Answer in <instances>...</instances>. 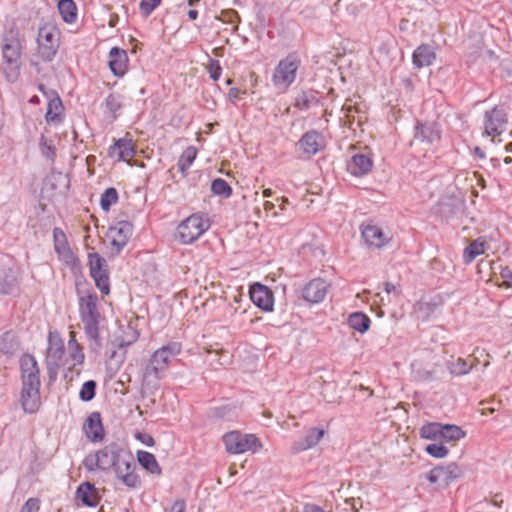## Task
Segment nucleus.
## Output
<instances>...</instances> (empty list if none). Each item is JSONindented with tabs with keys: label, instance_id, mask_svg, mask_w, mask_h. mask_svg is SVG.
Returning <instances> with one entry per match:
<instances>
[{
	"label": "nucleus",
	"instance_id": "423d86ee",
	"mask_svg": "<svg viewBox=\"0 0 512 512\" xmlns=\"http://www.w3.org/2000/svg\"><path fill=\"white\" fill-rule=\"evenodd\" d=\"M302 64L297 52H290L282 58L272 74V83L275 88L285 92L296 81L298 70Z\"/></svg>",
	"mask_w": 512,
	"mask_h": 512
},
{
	"label": "nucleus",
	"instance_id": "603ef678",
	"mask_svg": "<svg viewBox=\"0 0 512 512\" xmlns=\"http://www.w3.org/2000/svg\"><path fill=\"white\" fill-rule=\"evenodd\" d=\"M500 276L503 279L501 286L512 288V271L509 269V267L501 268Z\"/></svg>",
	"mask_w": 512,
	"mask_h": 512
},
{
	"label": "nucleus",
	"instance_id": "39448f33",
	"mask_svg": "<svg viewBox=\"0 0 512 512\" xmlns=\"http://www.w3.org/2000/svg\"><path fill=\"white\" fill-rule=\"evenodd\" d=\"M61 31L51 20L44 21L38 28L37 54L44 62H51L60 47Z\"/></svg>",
	"mask_w": 512,
	"mask_h": 512
},
{
	"label": "nucleus",
	"instance_id": "680f3d73",
	"mask_svg": "<svg viewBox=\"0 0 512 512\" xmlns=\"http://www.w3.org/2000/svg\"><path fill=\"white\" fill-rule=\"evenodd\" d=\"M263 206L266 211H272L275 207L274 203L271 201H265Z\"/></svg>",
	"mask_w": 512,
	"mask_h": 512
},
{
	"label": "nucleus",
	"instance_id": "4c0bfd02",
	"mask_svg": "<svg viewBox=\"0 0 512 512\" xmlns=\"http://www.w3.org/2000/svg\"><path fill=\"white\" fill-rule=\"evenodd\" d=\"M197 157V149L194 146H188L180 155L178 159L177 166L179 168V171L186 175L188 169L193 164L194 160Z\"/></svg>",
	"mask_w": 512,
	"mask_h": 512
},
{
	"label": "nucleus",
	"instance_id": "4be33fe9",
	"mask_svg": "<svg viewBox=\"0 0 512 512\" xmlns=\"http://www.w3.org/2000/svg\"><path fill=\"white\" fill-rule=\"evenodd\" d=\"M20 403L25 413H36L41 406L40 387H21Z\"/></svg>",
	"mask_w": 512,
	"mask_h": 512
},
{
	"label": "nucleus",
	"instance_id": "72a5a7b5",
	"mask_svg": "<svg viewBox=\"0 0 512 512\" xmlns=\"http://www.w3.org/2000/svg\"><path fill=\"white\" fill-rule=\"evenodd\" d=\"M137 460L151 474L161 475L162 470L154 454L147 451H138Z\"/></svg>",
	"mask_w": 512,
	"mask_h": 512
},
{
	"label": "nucleus",
	"instance_id": "bf43d9fd",
	"mask_svg": "<svg viewBox=\"0 0 512 512\" xmlns=\"http://www.w3.org/2000/svg\"><path fill=\"white\" fill-rule=\"evenodd\" d=\"M277 200H280L281 203L279 204V209L280 211H285L286 210V206L290 203L289 202V199L287 197H281V198H278Z\"/></svg>",
	"mask_w": 512,
	"mask_h": 512
},
{
	"label": "nucleus",
	"instance_id": "ddd939ff",
	"mask_svg": "<svg viewBox=\"0 0 512 512\" xmlns=\"http://www.w3.org/2000/svg\"><path fill=\"white\" fill-rule=\"evenodd\" d=\"M133 234V225L128 221H119L109 228L110 252L113 256L119 255L129 242Z\"/></svg>",
	"mask_w": 512,
	"mask_h": 512
},
{
	"label": "nucleus",
	"instance_id": "f257e3e1",
	"mask_svg": "<svg viewBox=\"0 0 512 512\" xmlns=\"http://www.w3.org/2000/svg\"><path fill=\"white\" fill-rule=\"evenodd\" d=\"M88 472L113 470L117 479L128 488L140 486L141 480L136 473V463L132 453L121 443L111 442L83 459Z\"/></svg>",
	"mask_w": 512,
	"mask_h": 512
},
{
	"label": "nucleus",
	"instance_id": "f8f14e48",
	"mask_svg": "<svg viewBox=\"0 0 512 512\" xmlns=\"http://www.w3.org/2000/svg\"><path fill=\"white\" fill-rule=\"evenodd\" d=\"M88 265L90 275L94 279L97 288L103 294H109L110 283L106 260L97 252H92L88 254Z\"/></svg>",
	"mask_w": 512,
	"mask_h": 512
},
{
	"label": "nucleus",
	"instance_id": "b1692460",
	"mask_svg": "<svg viewBox=\"0 0 512 512\" xmlns=\"http://www.w3.org/2000/svg\"><path fill=\"white\" fill-rule=\"evenodd\" d=\"M109 67L111 72L117 76L122 77L128 70L129 58L127 52L119 47L111 48L109 52Z\"/></svg>",
	"mask_w": 512,
	"mask_h": 512
},
{
	"label": "nucleus",
	"instance_id": "393cba45",
	"mask_svg": "<svg viewBox=\"0 0 512 512\" xmlns=\"http://www.w3.org/2000/svg\"><path fill=\"white\" fill-rule=\"evenodd\" d=\"M373 168V160L363 153L354 154L347 163V171L356 177L367 175Z\"/></svg>",
	"mask_w": 512,
	"mask_h": 512
},
{
	"label": "nucleus",
	"instance_id": "864d4df0",
	"mask_svg": "<svg viewBox=\"0 0 512 512\" xmlns=\"http://www.w3.org/2000/svg\"><path fill=\"white\" fill-rule=\"evenodd\" d=\"M245 94L246 91H242L238 88H231L228 92V98L233 104H235L237 101L241 100Z\"/></svg>",
	"mask_w": 512,
	"mask_h": 512
},
{
	"label": "nucleus",
	"instance_id": "412c9836",
	"mask_svg": "<svg viewBox=\"0 0 512 512\" xmlns=\"http://www.w3.org/2000/svg\"><path fill=\"white\" fill-rule=\"evenodd\" d=\"M136 154L135 146L131 139L120 138L108 149V155L117 161H130Z\"/></svg>",
	"mask_w": 512,
	"mask_h": 512
},
{
	"label": "nucleus",
	"instance_id": "ea45409f",
	"mask_svg": "<svg viewBox=\"0 0 512 512\" xmlns=\"http://www.w3.org/2000/svg\"><path fill=\"white\" fill-rule=\"evenodd\" d=\"M317 103L318 98L316 97L314 91H301L295 97L294 107L299 110H308L312 105Z\"/></svg>",
	"mask_w": 512,
	"mask_h": 512
},
{
	"label": "nucleus",
	"instance_id": "6ab92c4d",
	"mask_svg": "<svg viewBox=\"0 0 512 512\" xmlns=\"http://www.w3.org/2000/svg\"><path fill=\"white\" fill-rule=\"evenodd\" d=\"M329 284L321 279L315 278L308 282L302 289V298L312 304L322 302L328 292Z\"/></svg>",
	"mask_w": 512,
	"mask_h": 512
},
{
	"label": "nucleus",
	"instance_id": "2f4dec72",
	"mask_svg": "<svg viewBox=\"0 0 512 512\" xmlns=\"http://www.w3.org/2000/svg\"><path fill=\"white\" fill-rule=\"evenodd\" d=\"M488 244L482 238L473 240L463 251V262L465 264L472 263L476 257L485 253Z\"/></svg>",
	"mask_w": 512,
	"mask_h": 512
},
{
	"label": "nucleus",
	"instance_id": "49530a36",
	"mask_svg": "<svg viewBox=\"0 0 512 512\" xmlns=\"http://www.w3.org/2000/svg\"><path fill=\"white\" fill-rule=\"evenodd\" d=\"M41 153L44 157H46L49 160H54L56 157V148L53 145L52 141L49 140L47 137L42 135L40 137L39 142Z\"/></svg>",
	"mask_w": 512,
	"mask_h": 512
},
{
	"label": "nucleus",
	"instance_id": "a18cd8bd",
	"mask_svg": "<svg viewBox=\"0 0 512 512\" xmlns=\"http://www.w3.org/2000/svg\"><path fill=\"white\" fill-rule=\"evenodd\" d=\"M96 387H97V384L94 380L86 381L80 389V392H79L80 399L85 402L91 401L95 397Z\"/></svg>",
	"mask_w": 512,
	"mask_h": 512
},
{
	"label": "nucleus",
	"instance_id": "5fc2aeb1",
	"mask_svg": "<svg viewBox=\"0 0 512 512\" xmlns=\"http://www.w3.org/2000/svg\"><path fill=\"white\" fill-rule=\"evenodd\" d=\"M168 512H186V502L182 499L176 500Z\"/></svg>",
	"mask_w": 512,
	"mask_h": 512
},
{
	"label": "nucleus",
	"instance_id": "6e6d98bb",
	"mask_svg": "<svg viewBox=\"0 0 512 512\" xmlns=\"http://www.w3.org/2000/svg\"><path fill=\"white\" fill-rule=\"evenodd\" d=\"M301 512H326L322 507L315 504H305Z\"/></svg>",
	"mask_w": 512,
	"mask_h": 512
},
{
	"label": "nucleus",
	"instance_id": "3c124183",
	"mask_svg": "<svg viewBox=\"0 0 512 512\" xmlns=\"http://www.w3.org/2000/svg\"><path fill=\"white\" fill-rule=\"evenodd\" d=\"M40 509V501L38 498H29L22 506L20 512H38Z\"/></svg>",
	"mask_w": 512,
	"mask_h": 512
},
{
	"label": "nucleus",
	"instance_id": "1a4fd4ad",
	"mask_svg": "<svg viewBox=\"0 0 512 512\" xmlns=\"http://www.w3.org/2000/svg\"><path fill=\"white\" fill-rule=\"evenodd\" d=\"M67 349L68 354L62 364L65 367L64 379L71 382L80 375L85 360L83 347L77 341L74 331L69 333Z\"/></svg>",
	"mask_w": 512,
	"mask_h": 512
},
{
	"label": "nucleus",
	"instance_id": "c756f323",
	"mask_svg": "<svg viewBox=\"0 0 512 512\" xmlns=\"http://www.w3.org/2000/svg\"><path fill=\"white\" fill-rule=\"evenodd\" d=\"M84 432L88 439L92 442H100L104 438V428L101 422V415L99 412L91 413L84 424Z\"/></svg>",
	"mask_w": 512,
	"mask_h": 512
},
{
	"label": "nucleus",
	"instance_id": "5701e85b",
	"mask_svg": "<svg viewBox=\"0 0 512 512\" xmlns=\"http://www.w3.org/2000/svg\"><path fill=\"white\" fill-rule=\"evenodd\" d=\"M325 434V431L321 428H310L306 431L305 436L299 440L293 442L291 450L293 453H300L311 449L318 445Z\"/></svg>",
	"mask_w": 512,
	"mask_h": 512
},
{
	"label": "nucleus",
	"instance_id": "0eeeda50",
	"mask_svg": "<svg viewBox=\"0 0 512 512\" xmlns=\"http://www.w3.org/2000/svg\"><path fill=\"white\" fill-rule=\"evenodd\" d=\"M225 450L229 454L256 453L262 448V443L254 434L230 431L222 436Z\"/></svg>",
	"mask_w": 512,
	"mask_h": 512
},
{
	"label": "nucleus",
	"instance_id": "37998d69",
	"mask_svg": "<svg viewBox=\"0 0 512 512\" xmlns=\"http://www.w3.org/2000/svg\"><path fill=\"white\" fill-rule=\"evenodd\" d=\"M211 191L214 195L221 196L223 198H229L232 195V188L222 178H217L212 181Z\"/></svg>",
	"mask_w": 512,
	"mask_h": 512
},
{
	"label": "nucleus",
	"instance_id": "4d7b16f0",
	"mask_svg": "<svg viewBox=\"0 0 512 512\" xmlns=\"http://www.w3.org/2000/svg\"><path fill=\"white\" fill-rule=\"evenodd\" d=\"M385 291L390 294V293H393L395 295H400V289L399 287H397L396 285L390 283V282H386L385 283Z\"/></svg>",
	"mask_w": 512,
	"mask_h": 512
},
{
	"label": "nucleus",
	"instance_id": "8fccbe9b",
	"mask_svg": "<svg viewBox=\"0 0 512 512\" xmlns=\"http://www.w3.org/2000/svg\"><path fill=\"white\" fill-rule=\"evenodd\" d=\"M207 69H208L210 77L212 78L213 81L219 80L221 73H222V67L218 60L210 59Z\"/></svg>",
	"mask_w": 512,
	"mask_h": 512
},
{
	"label": "nucleus",
	"instance_id": "a878e982",
	"mask_svg": "<svg viewBox=\"0 0 512 512\" xmlns=\"http://www.w3.org/2000/svg\"><path fill=\"white\" fill-rule=\"evenodd\" d=\"M45 120L48 124L59 125L64 120V106L57 93L50 92Z\"/></svg>",
	"mask_w": 512,
	"mask_h": 512
},
{
	"label": "nucleus",
	"instance_id": "58836bf2",
	"mask_svg": "<svg viewBox=\"0 0 512 512\" xmlns=\"http://www.w3.org/2000/svg\"><path fill=\"white\" fill-rule=\"evenodd\" d=\"M466 436L461 427L453 424H442L441 438L445 442H455Z\"/></svg>",
	"mask_w": 512,
	"mask_h": 512
},
{
	"label": "nucleus",
	"instance_id": "9d476101",
	"mask_svg": "<svg viewBox=\"0 0 512 512\" xmlns=\"http://www.w3.org/2000/svg\"><path fill=\"white\" fill-rule=\"evenodd\" d=\"M53 241L54 250L58 255V259L65 266L69 267L71 271H78L80 269V261L69 246L66 234L61 228L55 227L53 229Z\"/></svg>",
	"mask_w": 512,
	"mask_h": 512
},
{
	"label": "nucleus",
	"instance_id": "dca6fc26",
	"mask_svg": "<svg viewBox=\"0 0 512 512\" xmlns=\"http://www.w3.org/2000/svg\"><path fill=\"white\" fill-rule=\"evenodd\" d=\"M507 114L503 108L495 106L484 114V135L500 136L506 129Z\"/></svg>",
	"mask_w": 512,
	"mask_h": 512
},
{
	"label": "nucleus",
	"instance_id": "e433bc0d",
	"mask_svg": "<svg viewBox=\"0 0 512 512\" xmlns=\"http://www.w3.org/2000/svg\"><path fill=\"white\" fill-rule=\"evenodd\" d=\"M370 323V318L362 312H353L348 317V325L360 333H365L369 329Z\"/></svg>",
	"mask_w": 512,
	"mask_h": 512
},
{
	"label": "nucleus",
	"instance_id": "9b49d317",
	"mask_svg": "<svg viewBox=\"0 0 512 512\" xmlns=\"http://www.w3.org/2000/svg\"><path fill=\"white\" fill-rule=\"evenodd\" d=\"M65 346L57 333H49L46 353V368L50 379H55L64 356Z\"/></svg>",
	"mask_w": 512,
	"mask_h": 512
},
{
	"label": "nucleus",
	"instance_id": "20e7f679",
	"mask_svg": "<svg viewBox=\"0 0 512 512\" xmlns=\"http://www.w3.org/2000/svg\"><path fill=\"white\" fill-rule=\"evenodd\" d=\"M79 316L87 337L100 346V323L104 320L98 308V296L96 293H88L79 296Z\"/></svg>",
	"mask_w": 512,
	"mask_h": 512
},
{
	"label": "nucleus",
	"instance_id": "79ce46f5",
	"mask_svg": "<svg viewBox=\"0 0 512 512\" xmlns=\"http://www.w3.org/2000/svg\"><path fill=\"white\" fill-rule=\"evenodd\" d=\"M118 201V192L114 187L107 188L101 195L100 206L103 211L108 212L112 205Z\"/></svg>",
	"mask_w": 512,
	"mask_h": 512
},
{
	"label": "nucleus",
	"instance_id": "6e6552de",
	"mask_svg": "<svg viewBox=\"0 0 512 512\" xmlns=\"http://www.w3.org/2000/svg\"><path fill=\"white\" fill-rule=\"evenodd\" d=\"M209 228V219L199 213H195L184 219L178 225L176 237L181 244H192Z\"/></svg>",
	"mask_w": 512,
	"mask_h": 512
},
{
	"label": "nucleus",
	"instance_id": "cd10ccee",
	"mask_svg": "<svg viewBox=\"0 0 512 512\" xmlns=\"http://www.w3.org/2000/svg\"><path fill=\"white\" fill-rule=\"evenodd\" d=\"M299 145L305 154L315 155L324 146L323 136L316 130L308 131L302 135Z\"/></svg>",
	"mask_w": 512,
	"mask_h": 512
},
{
	"label": "nucleus",
	"instance_id": "473e14b6",
	"mask_svg": "<svg viewBox=\"0 0 512 512\" xmlns=\"http://www.w3.org/2000/svg\"><path fill=\"white\" fill-rule=\"evenodd\" d=\"M446 366L451 375L463 376L468 374L472 370L474 363L469 362L467 359L461 357H452L449 361H447Z\"/></svg>",
	"mask_w": 512,
	"mask_h": 512
},
{
	"label": "nucleus",
	"instance_id": "774afa93",
	"mask_svg": "<svg viewBox=\"0 0 512 512\" xmlns=\"http://www.w3.org/2000/svg\"><path fill=\"white\" fill-rule=\"evenodd\" d=\"M30 103L38 104V103H39V98H38L37 96H33V97L30 99Z\"/></svg>",
	"mask_w": 512,
	"mask_h": 512
},
{
	"label": "nucleus",
	"instance_id": "de8ad7c7",
	"mask_svg": "<svg viewBox=\"0 0 512 512\" xmlns=\"http://www.w3.org/2000/svg\"><path fill=\"white\" fill-rule=\"evenodd\" d=\"M425 451L434 458H444L448 455L449 450L440 443H432L425 447Z\"/></svg>",
	"mask_w": 512,
	"mask_h": 512
},
{
	"label": "nucleus",
	"instance_id": "c9c22d12",
	"mask_svg": "<svg viewBox=\"0 0 512 512\" xmlns=\"http://www.w3.org/2000/svg\"><path fill=\"white\" fill-rule=\"evenodd\" d=\"M58 10L64 22L72 24L77 19V7L73 0H60Z\"/></svg>",
	"mask_w": 512,
	"mask_h": 512
},
{
	"label": "nucleus",
	"instance_id": "e2e57ef3",
	"mask_svg": "<svg viewBox=\"0 0 512 512\" xmlns=\"http://www.w3.org/2000/svg\"><path fill=\"white\" fill-rule=\"evenodd\" d=\"M495 411H496V409H495V408H493V407L483 408V409L481 410V414H482V415L493 414Z\"/></svg>",
	"mask_w": 512,
	"mask_h": 512
},
{
	"label": "nucleus",
	"instance_id": "c03bdc74",
	"mask_svg": "<svg viewBox=\"0 0 512 512\" xmlns=\"http://www.w3.org/2000/svg\"><path fill=\"white\" fill-rule=\"evenodd\" d=\"M105 108L113 119L117 118V112L122 108V99L119 94L111 93L105 99Z\"/></svg>",
	"mask_w": 512,
	"mask_h": 512
},
{
	"label": "nucleus",
	"instance_id": "a211bd4d",
	"mask_svg": "<svg viewBox=\"0 0 512 512\" xmlns=\"http://www.w3.org/2000/svg\"><path fill=\"white\" fill-rule=\"evenodd\" d=\"M361 235L365 243L371 248H383L391 240V237L381 227L374 224L362 225Z\"/></svg>",
	"mask_w": 512,
	"mask_h": 512
},
{
	"label": "nucleus",
	"instance_id": "2eb2a0df",
	"mask_svg": "<svg viewBox=\"0 0 512 512\" xmlns=\"http://www.w3.org/2000/svg\"><path fill=\"white\" fill-rule=\"evenodd\" d=\"M22 387H41L40 368L31 354H23L19 360Z\"/></svg>",
	"mask_w": 512,
	"mask_h": 512
},
{
	"label": "nucleus",
	"instance_id": "f704fd0d",
	"mask_svg": "<svg viewBox=\"0 0 512 512\" xmlns=\"http://www.w3.org/2000/svg\"><path fill=\"white\" fill-rule=\"evenodd\" d=\"M19 348V341L16 334L7 331L0 336V353L13 355Z\"/></svg>",
	"mask_w": 512,
	"mask_h": 512
},
{
	"label": "nucleus",
	"instance_id": "69168bd1",
	"mask_svg": "<svg viewBox=\"0 0 512 512\" xmlns=\"http://www.w3.org/2000/svg\"><path fill=\"white\" fill-rule=\"evenodd\" d=\"M475 153H476L477 155H479V157H481V158H484V157H485V154L481 151V149H480L479 147H476V148H475Z\"/></svg>",
	"mask_w": 512,
	"mask_h": 512
},
{
	"label": "nucleus",
	"instance_id": "09e8293b",
	"mask_svg": "<svg viewBox=\"0 0 512 512\" xmlns=\"http://www.w3.org/2000/svg\"><path fill=\"white\" fill-rule=\"evenodd\" d=\"M161 0H141L139 8L145 17L149 16L159 5Z\"/></svg>",
	"mask_w": 512,
	"mask_h": 512
},
{
	"label": "nucleus",
	"instance_id": "f3484780",
	"mask_svg": "<svg viewBox=\"0 0 512 512\" xmlns=\"http://www.w3.org/2000/svg\"><path fill=\"white\" fill-rule=\"evenodd\" d=\"M19 291V273L8 263H0V294L13 295Z\"/></svg>",
	"mask_w": 512,
	"mask_h": 512
},
{
	"label": "nucleus",
	"instance_id": "338daca9",
	"mask_svg": "<svg viewBox=\"0 0 512 512\" xmlns=\"http://www.w3.org/2000/svg\"><path fill=\"white\" fill-rule=\"evenodd\" d=\"M38 89L44 93V95L48 96V93L45 91V86L43 84L38 85Z\"/></svg>",
	"mask_w": 512,
	"mask_h": 512
},
{
	"label": "nucleus",
	"instance_id": "bb28decb",
	"mask_svg": "<svg viewBox=\"0 0 512 512\" xmlns=\"http://www.w3.org/2000/svg\"><path fill=\"white\" fill-rule=\"evenodd\" d=\"M414 138L429 144L437 143L441 139V130L436 123H418L415 128Z\"/></svg>",
	"mask_w": 512,
	"mask_h": 512
},
{
	"label": "nucleus",
	"instance_id": "f03ea898",
	"mask_svg": "<svg viewBox=\"0 0 512 512\" xmlns=\"http://www.w3.org/2000/svg\"><path fill=\"white\" fill-rule=\"evenodd\" d=\"M181 352V345L178 342H170L157 349L149 359L143 373V386L157 388L160 379L167 371L171 359Z\"/></svg>",
	"mask_w": 512,
	"mask_h": 512
},
{
	"label": "nucleus",
	"instance_id": "c85d7f7f",
	"mask_svg": "<svg viewBox=\"0 0 512 512\" xmlns=\"http://www.w3.org/2000/svg\"><path fill=\"white\" fill-rule=\"evenodd\" d=\"M435 60V48L429 44L419 45L412 54V63L417 69L431 66Z\"/></svg>",
	"mask_w": 512,
	"mask_h": 512
},
{
	"label": "nucleus",
	"instance_id": "13d9d810",
	"mask_svg": "<svg viewBox=\"0 0 512 512\" xmlns=\"http://www.w3.org/2000/svg\"><path fill=\"white\" fill-rule=\"evenodd\" d=\"M138 439H140V440H141L144 444H146L147 446H152V445H154V439H153V437H152V436H150V435H147V434H145V435H141V434H139Z\"/></svg>",
	"mask_w": 512,
	"mask_h": 512
},
{
	"label": "nucleus",
	"instance_id": "052dcab7",
	"mask_svg": "<svg viewBox=\"0 0 512 512\" xmlns=\"http://www.w3.org/2000/svg\"><path fill=\"white\" fill-rule=\"evenodd\" d=\"M190 20H195L198 17V11L194 9H190L187 13Z\"/></svg>",
	"mask_w": 512,
	"mask_h": 512
},
{
	"label": "nucleus",
	"instance_id": "7ed1b4c3",
	"mask_svg": "<svg viewBox=\"0 0 512 512\" xmlns=\"http://www.w3.org/2000/svg\"><path fill=\"white\" fill-rule=\"evenodd\" d=\"M22 49L19 31L11 28L4 34L2 44V71L11 83L16 82L20 76Z\"/></svg>",
	"mask_w": 512,
	"mask_h": 512
},
{
	"label": "nucleus",
	"instance_id": "0e129e2a",
	"mask_svg": "<svg viewBox=\"0 0 512 512\" xmlns=\"http://www.w3.org/2000/svg\"><path fill=\"white\" fill-rule=\"evenodd\" d=\"M272 195H273V191L270 188L263 190V197L268 198V197H271Z\"/></svg>",
	"mask_w": 512,
	"mask_h": 512
},
{
	"label": "nucleus",
	"instance_id": "7c9ffc66",
	"mask_svg": "<svg viewBox=\"0 0 512 512\" xmlns=\"http://www.w3.org/2000/svg\"><path fill=\"white\" fill-rule=\"evenodd\" d=\"M76 498L81 501L83 505L88 507H95L100 501V495L94 484L90 482L81 483L76 490Z\"/></svg>",
	"mask_w": 512,
	"mask_h": 512
},
{
	"label": "nucleus",
	"instance_id": "aec40b11",
	"mask_svg": "<svg viewBox=\"0 0 512 512\" xmlns=\"http://www.w3.org/2000/svg\"><path fill=\"white\" fill-rule=\"evenodd\" d=\"M251 301L263 311H272L274 306L273 292L265 285L255 283L250 288Z\"/></svg>",
	"mask_w": 512,
	"mask_h": 512
},
{
	"label": "nucleus",
	"instance_id": "4468645a",
	"mask_svg": "<svg viewBox=\"0 0 512 512\" xmlns=\"http://www.w3.org/2000/svg\"><path fill=\"white\" fill-rule=\"evenodd\" d=\"M462 475L461 468L454 462L447 465H439L430 470L425 478L431 484H438L440 487H446Z\"/></svg>",
	"mask_w": 512,
	"mask_h": 512
},
{
	"label": "nucleus",
	"instance_id": "a19ab883",
	"mask_svg": "<svg viewBox=\"0 0 512 512\" xmlns=\"http://www.w3.org/2000/svg\"><path fill=\"white\" fill-rule=\"evenodd\" d=\"M442 424L438 422H430L423 425L420 429V436L429 440H440Z\"/></svg>",
	"mask_w": 512,
	"mask_h": 512
}]
</instances>
